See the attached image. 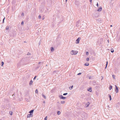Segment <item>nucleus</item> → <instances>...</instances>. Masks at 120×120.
Here are the masks:
<instances>
[{"instance_id":"1","label":"nucleus","mask_w":120,"mask_h":120,"mask_svg":"<svg viewBox=\"0 0 120 120\" xmlns=\"http://www.w3.org/2000/svg\"><path fill=\"white\" fill-rule=\"evenodd\" d=\"M78 52L77 51H75L73 50H71L70 52V54L73 55H75L77 54Z\"/></svg>"},{"instance_id":"2","label":"nucleus","mask_w":120,"mask_h":120,"mask_svg":"<svg viewBox=\"0 0 120 120\" xmlns=\"http://www.w3.org/2000/svg\"><path fill=\"white\" fill-rule=\"evenodd\" d=\"M21 65H25L27 64L26 63L25 61L23 60H22L20 61L19 63Z\"/></svg>"},{"instance_id":"3","label":"nucleus","mask_w":120,"mask_h":120,"mask_svg":"<svg viewBox=\"0 0 120 120\" xmlns=\"http://www.w3.org/2000/svg\"><path fill=\"white\" fill-rule=\"evenodd\" d=\"M59 97L60 99H64L66 98L65 97H63V96L61 95H59Z\"/></svg>"},{"instance_id":"4","label":"nucleus","mask_w":120,"mask_h":120,"mask_svg":"<svg viewBox=\"0 0 120 120\" xmlns=\"http://www.w3.org/2000/svg\"><path fill=\"white\" fill-rule=\"evenodd\" d=\"M81 39L80 38H78L76 40V44L79 43V41Z\"/></svg>"},{"instance_id":"5","label":"nucleus","mask_w":120,"mask_h":120,"mask_svg":"<svg viewBox=\"0 0 120 120\" xmlns=\"http://www.w3.org/2000/svg\"><path fill=\"white\" fill-rule=\"evenodd\" d=\"M115 87L116 88L115 90H116V92L117 93L118 92V89L116 85H115Z\"/></svg>"},{"instance_id":"6","label":"nucleus","mask_w":120,"mask_h":120,"mask_svg":"<svg viewBox=\"0 0 120 120\" xmlns=\"http://www.w3.org/2000/svg\"><path fill=\"white\" fill-rule=\"evenodd\" d=\"M32 116V115L31 114H28L27 116V118L30 117H31Z\"/></svg>"},{"instance_id":"7","label":"nucleus","mask_w":120,"mask_h":120,"mask_svg":"<svg viewBox=\"0 0 120 120\" xmlns=\"http://www.w3.org/2000/svg\"><path fill=\"white\" fill-rule=\"evenodd\" d=\"M102 8L101 7L99 8L98 9V11H100L102 10Z\"/></svg>"},{"instance_id":"8","label":"nucleus","mask_w":120,"mask_h":120,"mask_svg":"<svg viewBox=\"0 0 120 120\" xmlns=\"http://www.w3.org/2000/svg\"><path fill=\"white\" fill-rule=\"evenodd\" d=\"M34 110H31L29 112V113H30V114H31L32 113H33V112H34Z\"/></svg>"},{"instance_id":"9","label":"nucleus","mask_w":120,"mask_h":120,"mask_svg":"<svg viewBox=\"0 0 120 120\" xmlns=\"http://www.w3.org/2000/svg\"><path fill=\"white\" fill-rule=\"evenodd\" d=\"M88 90L90 92H91L92 91L91 88L90 87H89V89Z\"/></svg>"},{"instance_id":"10","label":"nucleus","mask_w":120,"mask_h":120,"mask_svg":"<svg viewBox=\"0 0 120 120\" xmlns=\"http://www.w3.org/2000/svg\"><path fill=\"white\" fill-rule=\"evenodd\" d=\"M42 96L44 98L46 99V97L43 94H42Z\"/></svg>"},{"instance_id":"11","label":"nucleus","mask_w":120,"mask_h":120,"mask_svg":"<svg viewBox=\"0 0 120 120\" xmlns=\"http://www.w3.org/2000/svg\"><path fill=\"white\" fill-rule=\"evenodd\" d=\"M33 83V81L31 80L30 82V83H29L30 85H32V84Z\"/></svg>"},{"instance_id":"12","label":"nucleus","mask_w":120,"mask_h":120,"mask_svg":"<svg viewBox=\"0 0 120 120\" xmlns=\"http://www.w3.org/2000/svg\"><path fill=\"white\" fill-rule=\"evenodd\" d=\"M89 65V63H86L84 64V65L85 66H88Z\"/></svg>"},{"instance_id":"13","label":"nucleus","mask_w":120,"mask_h":120,"mask_svg":"<svg viewBox=\"0 0 120 120\" xmlns=\"http://www.w3.org/2000/svg\"><path fill=\"white\" fill-rule=\"evenodd\" d=\"M112 88V86L110 85L109 86V90H111Z\"/></svg>"},{"instance_id":"14","label":"nucleus","mask_w":120,"mask_h":120,"mask_svg":"<svg viewBox=\"0 0 120 120\" xmlns=\"http://www.w3.org/2000/svg\"><path fill=\"white\" fill-rule=\"evenodd\" d=\"M61 113V112L59 111H58L57 112V115H60Z\"/></svg>"},{"instance_id":"15","label":"nucleus","mask_w":120,"mask_h":120,"mask_svg":"<svg viewBox=\"0 0 120 120\" xmlns=\"http://www.w3.org/2000/svg\"><path fill=\"white\" fill-rule=\"evenodd\" d=\"M89 102H87V103L86 104V107H88L89 105Z\"/></svg>"},{"instance_id":"16","label":"nucleus","mask_w":120,"mask_h":120,"mask_svg":"<svg viewBox=\"0 0 120 120\" xmlns=\"http://www.w3.org/2000/svg\"><path fill=\"white\" fill-rule=\"evenodd\" d=\"M51 50L52 51H53L54 50V49L53 47H52L51 48Z\"/></svg>"},{"instance_id":"17","label":"nucleus","mask_w":120,"mask_h":120,"mask_svg":"<svg viewBox=\"0 0 120 120\" xmlns=\"http://www.w3.org/2000/svg\"><path fill=\"white\" fill-rule=\"evenodd\" d=\"M73 87V86H71L69 87V89L70 90H71L72 88Z\"/></svg>"},{"instance_id":"18","label":"nucleus","mask_w":120,"mask_h":120,"mask_svg":"<svg viewBox=\"0 0 120 120\" xmlns=\"http://www.w3.org/2000/svg\"><path fill=\"white\" fill-rule=\"evenodd\" d=\"M65 103V101H61V103L62 104H64Z\"/></svg>"},{"instance_id":"19","label":"nucleus","mask_w":120,"mask_h":120,"mask_svg":"<svg viewBox=\"0 0 120 120\" xmlns=\"http://www.w3.org/2000/svg\"><path fill=\"white\" fill-rule=\"evenodd\" d=\"M112 77L114 79H115V75H112Z\"/></svg>"},{"instance_id":"20","label":"nucleus","mask_w":120,"mask_h":120,"mask_svg":"<svg viewBox=\"0 0 120 120\" xmlns=\"http://www.w3.org/2000/svg\"><path fill=\"white\" fill-rule=\"evenodd\" d=\"M10 114L11 115H12V112L11 111H10L9 112Z\"/></svg>"},{"instance_id":"21","label":"nucleus","mask_w":120,"mask_h":120,"mask_svg":"<svg viewBox=\"0 0 120 120\" xmlns=\"http://www.w3.org/2000/svg\"><path fill=\"white\" fill-rule=\"evenodd\" d=\"M114 52V50H113V49H111V52L112 53V52Z\"/></svg>"},{"instance_id":"22","label":"nucleus","mask_w":120,"mask_h":120,"mask_svg":"<svg viewBox=\"0 0 120 120\" xmlns=\"http://www.w3.org/2000/svg\"><path fill=\"white\" fill-rule=\"evenodd\" d=\"M35 93H38V91L37 89H36L35 91Z\"/></svg>"},{"instance_id":"23","label":"nucleus","mask_w":120,"mask_h":120,"mask_svg":"<svg viewBox=\"0 0 120 120\" xmlns=\"http://www.w3.org/2000/svg\"><path fill=\"white\" fill-rule=\"evenodd\" d=\"M9 27L8 26H7L6 27V30H8V29Z\"/></svg>"},{"instance_id":"24","label":"nucleus","mask_w":120,"mask_h":120,"mask_svg":"<svg viewBox=\"0 0 120 120\" xmlns=\"http://www.w3.org/2000/svg\"><path fill=\"white\" fill-rule=\"evenodd\" d=\"M47 116H46V117L44 118V120H47Z\"/></svg>"},{"instance_id":"25","label":"nucleus","mask_w":120,"mask_h":120,"mask_svg":"<svg viewBox=\"0 0 120 120\" xmlns=\"http://www.w3.org/2000/svg\"><path fill=\"white\" fill-rule=\"evenodd\" d=\"M89 58H87L86 59L87 61H89Z\"/></svg>"},{"instance_id":"26","label":"nucleus","mask_w":120,"mask_h":120,"mask_svg":"<svg viewBox=\"0 0 120 120\" xmlns=\"http://www.w3.org/2000/svg\"><path fill=\"white\" fill-rule=\"evenodd\" d=\"M67 94H68V93H66L64 94H63V95H67Z\"/></svg>"},{"instance_id":"27","label":"nucleus","mask_w":120,"mask_h":120,"mask_svg":"<svg viewBox=\"0 0 120 120\" xmlns=\"http://www.w3.org/2000/svg\"><path fill=\"white\" fill-rule=\"evenodd\" d=\"M1 64H2V66H3V65H4V62H2V63H1Z\"/></svg>"},{"instance_id":"28","label":"nucleus","mask_w":120,"mask_h":120,"mask_svg":"<svg viewBox=\"0 0 120 120\" xmlns=\"http://www.w3.org/2000/svg\"><path fill=\"white\" fill-rule=\"evenodd\" d=\"M107 64H108V62L107 61L106 62V67H105V68H106V67H107Z\"/></svg>"},{"instance_id":"29","label":"nucleus","mask_w":120,"mask_h":120,"mask_svg":"<svg viewBox=\"0 0 120 120\" xmlns=\"http://www.w3.org/2000/svg\"><path fill=\"white\" fill-rule=\"evenodd\" d=\"M86 54L87 55H89V53L88 52H86Z\"/></svg>"},{"instance_id":"30","label":"nucleus","mask_w":120,"mask_h":120,"mask_svg":"<svg viewBox=\"0 0 120 120\" xmlns=\"http://www.w3.org/2000/svg\"><path fill=\"white\" fill-rule=\"evenodd\" d=\"M41 63V64H43V62H41H41H38V64H40V63Z\"/></svg>"},{"instance_id":"31","label":"nucleus","mask_w":120,"mask_h":120,"mask_svg":"<svg viewBox=\"0 0 120 120\" xmlns=\"http://www.w3.org/2000/svg\"><path fill=\"white\" fill-rule=\"evenodd\" d=\"M81 73H79L77 75H81Z\"/></svg>"},{"instance_id":"32","label":"nucleus","mask_w":120,"mask_h":120,"mask_svg":"<svg viewBox=\"0 0 120 120\" xmlns=\"http://www.w3.org/2000/svg\"><path fill=\"white\" fill-rule=\"evenodd\" d=\"M24 23V22L23 21H22L21 22V24L22 25H23Z\"/></svg>"},{"instance_id":"33","label":"nucleus","mask_w":120,"mask_h":120,"mask_svg":"<svg viewBox=\"0 0 120 120\" xmlns=\"http://www.w3.org/2000/svg\"><path fill=\"white\" fill-rule=\"evenodd\" d=\"M108 96L110 98V97H111V95L109 94H108Z\"/></svg>"},{"instance_id":"34","label":"nucleus","mask_w":120,"mask_h":120,"mask_svg":"<svg viewBox=\"0 0 120 120\" xmlns=\"http://www.w3.org/2000/svg\"><path fill=\"white\" fill-rule=\"evenodd\" d=\"M41 16L40 15H39V19H41Z\"/></svg>"},{"instance_id":"35","label":"nucleus","mask_w":120,"mask_h":120,"mask_svg":"<svg viewBox=\"0 0 120 120\" xmlns=\"http://www.w3.org/2000/svg\"><path fill=\"white\" fill-rule=\"evenodd\" d=\"M36 76L34 77V79H33L34 80L36 79Z\"/></svg>"},{"instance_id":"36","label":"nucleus","mask_w":120,"mask_h":120,"mask_svg":"<svg viewBox=\"0 0 120 120\" xmlns=\"http://www.w3.org/2000/svg\"><path fill=\"white\" fill-rule=\"evenodd\" d=\"M96 5L97 6V7H98L99 5H98V3H97Z\"/></svg>"},{"instance_id":"37","label":"nucleus","mask_w":120,"mask_h":120,"mask_svg":"<svg viewBox=\"0 0 120 120\" xmlns=\"http://www.w3.org/2000/svg\"><path fill=\"white\" fill-rule=\"evenodd\" d=\"M5 18L3 19V23H4V20L5 19Z\"/></svg>"},{"instance_id":"38","label":"nucleus","mask_w":120,"mask_h":120,"mask_svg":"<svg viewBox=\"0 0 120 120\" xmlns=\"http://www.w3.org/2000/svg\"><path fill=\"white\" fill-rule=\"evenodd\" d=\"M91 76H90L89 77V79H90L91 78Z\"/></svg>"},{"instance_id":"39","label":"nucleus","mask_w":120,"mask_h":120,"mask_svg":"<svg viewBox=\"0 0 120 120\" xmlns=\"http://www.w3.org/2000/svg\"><path fill=\"white\" fill-rule=\"evenodd\" d=\"M27 55H30V53H29H29H27Z\"/></svg>"},{"instance_id":"40","label":"nucleus","mask_w":120,"mask_h":120,"mask_svg":"<svg viewBox=\"0 0 120 120\" xmlns=\"http://www.w3.org/2000/svg\"><path fill=\"white\" fill-rule=\"evenodd\" d=\"M22 15H23V16H24V14L23 13H22Z\"/></svg>"},{"instance_id":"41","label":"nucleus","mask_w":120,"mask_h":120,"mask_svg":"<svg viewBox=\"0 0 120 120\" xmlns=\"http://www.w3.org/2000/svg\"><path fill=\"white\" fill-rule=\"evenodd\" d=\"M44 17H42V20H44Z\"/></svg>"},{"instance_id":"42","label":"nucleus","mask_w":120,"mask_h":120,"mask_svg":"<svg viewBox=\"0 0 120 120\" xmlns=\"http://www.w3.org/2000/svg\"><path fill=\"white\" fill-rule=\"evenodd\" d=\"M92 1V0H90V1L91 2V3Z\"/></svg>"},{"instance_id":"43","label":"nucleus","mask_w":120,"mask_h":120,"mask_svg":"<svg viewBox=\"0 0 120 120\" xmlns=\"http://www.w3.org/2000/svg\"><path fill=\"white\" fill-rule=\"evenodd\" d=\"M111 100H112V98H111V97H110V101Z\"/></svg>"},{"instance_id":"44","label":"nucleus","mask_w":120,"mask_h":120,"mask_svg":"<svg viewBox=\"0 0 120 120\" xmlns=\"http://www.w3.org/2000/svg\"><path fill=\"white\" fill-rule=\"evenodd\" d=\"M43 103H45V101H43Z\"/></svg>"},{"instance_id":"45","label":"nucleus","mask_w":120,"mask_h":120,"mask_svg":"<svg viewBox=\"0 0 120 120\" xmlns=\"http://www.w3.org/2000/svg\"><path fill=\"white\" fill-rule=\"evenodd\" d=\"M108 43H109V40H108Z\"/></svg>"},{"instance_id":"46","label":"nucleus","mask_w":120,"mask_h":120,"mask_svg":"<svg viewBox=\"0 0 120 120\" xmlns=\"http://www.w3.org/2000/svg\"><path fill=\"white\" fill-rule=\"evenodd\" d=\"M111 26V27H112V25H111V26Z\"/></svg>"},{"instance_id":"47","label":"nucleus","mask_w":120,"mask_h":120,"mask_svg":"<svg viewBox=\"0 0 120 120\" xmlns=\"http://www.w3.org/2000/svg\"><path fill=\"white\" fill-rule=\"evenodd\" d=\"M68 0H65L66 2H67Z\"/></svg>"},{"instance_id":"48","label":"nucleus","mask_w":120,"mask_h":120,"mask_svg":"<svg viewBox=\"0 0 120 120\" xmlns=\"http://www.w3.org/2000/svg\"><path fill=\"white\" fill-rule=\"evenodd\" d=\"M40 43L39 44V45H40Z\"/></svg>"},{"instance_id":"49","label":"nucleus","mask_w":120,"mask_h":120,"mask_svg":"<svg viewBox=\"0 0 120 120\" xmlns=\"http://www.w3.org/2000/svg\"><path fill=\"white\" fill-rule=\"evenodd\" d=\"M119 104V103H118L117 104Z\"/></svg>"}]
</instances>
